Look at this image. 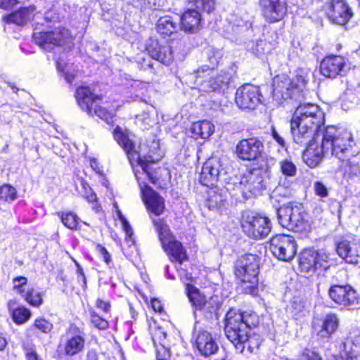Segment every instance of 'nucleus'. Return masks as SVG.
Here are the masks:
<instances>
[{
	"label": "nucleus",
	"mask_w": 360,
	"mask_h": 360,
	"mask_svg": "<svg viewBox=\"0 0 360 360\" xmlns=\"http://www.w3.org/2000/svg\"><path fill=\"white\" fill-rule=\"evenodd\" d=\"M353 142L350 132L336 127H330L321 137V144H312L302 155L303 161L311 168L317 167L328 155L337 158L340 162V168L349 177L360 174V167L354 157L349 158Z\"/></svg>",
	"instance_id": "1"
},
{
	"label": "nucleus",
	"mask_w": 360,
	"mask_h": 360,
	"mask_svg": "<svg viewBox=\"0 0 360 360\" xmlns=\"http://www.w3.org/2000/svg\"><path fill=\"white\" fill-rule=\"evenodd\" d=\"M324 122V113L317 105L303 103L295 110L290 122V130L296 143L307 145L302 155L312 144L320 146L322 134L330 127H323Z\"/></svg>",
	"instance_id": "2"
},
{
	"label": "nucleus",
	"mask_w": 360,
	"mask_h": 360,
	"mask_svg": "<svg viewBox=\"0 0 360 360\" xmlns=\"http://www.w3.org/2000/svg\"><path fill=\"white\" fill-rule=\"evenodd\" d=\"M259 322L258 316L252 311L240 313L231 309L226 313L224 332L236 350H243V340H247L248 334Z\"/></svg>",
	"instance_id": "3"
},
{
	"label": "nucleus",
	"mask_w": 360,
	"mask_h": 360,
	"mask_svg": "<svg viewBox=\"0 0 360 360\" xmlns=\"http://www.w3.org/2000/svg\"><path fill=\"white\" fill-rule=\"evenodd\" d=\"M114 138L117 143L124 150L127 154L129 161L131 166L134 165L133 162H136L141 166L144 172L148 174V164L160 161L164 155L163 152L159 147V143L153 141L150 146L148 153H145L144 150L146 147L141 148L140 151L135 150L134 143L129 139V136L125 130L120 127H117L113 132ZM149 176V174H148Z\"/></svg>",
	"instance_id": "4"
},
{
	"label": "nucleus",
	"mask_w": 360,
	"mask_h": 360,
	"mask_svg": "<svg viewBox=\"0 0 360 360\" xmlns=\"http://www.w3.org/2000/svg\"><path fill=\"white\" fill-rule=\"evenodd\" d=\"M223 171L221 159L212 157L204 163L199 181L201 184L211 187L207 192L206 206L210 210L215 209L223 205L226 200V196L222 191L214 187L218 181Z\"/></svg>",
	"instance_id": "5"
},
{
	"label": "nucleus",
	"mask_w": 360,
	"mask_h": 360,
	"mask_svg": "<svg viewBox=\"0 0 360 360\" xmlns=\"http://www.w3.org/2000/svg\"><path fill=\"white\" fill-rule=\"evenodd\" d=\"M234 273L244 293L257 294L259 257L257 255L247 254L240 257L235 263Z\"/></svg>",
	"instance_id": "6"
},
{
	"label": "nucleus",
	"mask_w": 360,
	"mask_h": 360,
	"mask_svg": "<svg viewBox=\"0 0 360 360\" xmlns=\"http://www.w3.org/2000/svg\"><path fill=\"white\" fill-rule=\"evenodd\" d=\"M158 232L159 239L162 247L167 254L171 262H176L181 264L188 259V255L181 243L176 240L172 235L168 226L161 219L153 220Z\"/></svg>",
	"instance_id": "7"
},
{
	"label": "nucleus",
	"mask_w": 360,
	"mask_h": 360,
	"mask_svg": "<svg viewBox=\"0 0 360 360\" xmlns=\"http://www.w3.org/2000/svg\"><path fill=\"white\" fill-rule=\"evenodd\" d=\"M304 85L305 79L303 77H298L297 83L294 84L286 75L276 76L274 79L273 98L278 104H281L288 99L297 100Z\"/></svg>",
	"instance_id": "8"
},
{
	"label": "nucleus",
	"mask_w": 360,
	"mask_h": 360,
	"mask_svg": "<svg viewBox=\"0 0 360 360\" xmlns=\"http://www.w3.org/2000/svg\"><path fill=\"white\" fill-rule=\"evenodd\" d=\"M278 223L284 228L295 232H305L309 229L306 214L300 206L286 205L277 210Z\"/></svg>",
	"instance_id": "9"
},
{
	"label": "nucleus",
	"mask_w": 360,
	"mask_h": 360,
	"mask_svg": "<svg viewBox=\"0 0 360 360\" xmlns=\"http://www.w3.org/2000/svg\"><path fill=\"white\" fill-rule=\"evenodd\" d=\"M75 97L80 108L86 112L90 116L96 115L108 124L112 122L113 115L101 106L95 104L99 97L94 94L90 89L86 86H80L77 89Z\"/></svg>",
	"instance_id": "10"
},
{
	"label": "nucleus",
	"mask_w": 360,
	"mask_h": 360,
	"mask_svg": "<svg viewBox=\"0 0 360 360\" xmlns=\"http://www.w3.org/2000/svg\"><path fill=\"white\" fill-rule=\"evenodd\" d=\"M241 226L248 237L256 240L267 236L271 229V221L267 217L250 213L243 214Z\"/></svg>",
	"instance_id": "11"
},
{
	"label": "nucleus",
	"mask_w": 360,
	"mask_h": 360,
	"mask_svg": "<svg viewBox=\"0 0 360 360\" xmlns=\"http://www.w3.org/2000/svg\"><path fill=\"white\" fill-rule=\"evenodd\" d=\"M33 41L41 48L50 51L55 46H62L70 39L69 30L58 27L54 30L34 32Z\"/></svg>",
	"instance_id": "12"
},
{
	"label": "nucleus",
	"mask_w": 360,
	"mask_h": 360,
	"mask_svg": "<svg viewBox=\"0 0 360 360\" xmlns=\"http://www.w3.org/2000/svg\"><path fill=\"white\" fill-rule=\"evenodd\" d=\"M328 295L335 303L347 309H354L360 305L357 292L349 285H333L330 288Z\"/></svg>",
	"instance_id": "13"
},
{
	"label": "nucleus",
	"mask_w": 360,
	"mask_h": 360,
	"mask_svg": "<svg viewBox=\"0 0 360 360\" xmlns=\"http://www.w3.org/2000/svg\"><path fill=\"white\" fill-rule=\"evenodd\" d=\"M270 250L280 260L290 261L297 252V244L293 237L277 235L270 241Z\"/></svg>",
	"instance_id": "14"
},
{
	"label": "nucleus",
	"mask_w": 360,
	"mask_h": 360,
	"mask_svg": "<svg viewBox=\"0 0 360 360\" xmlns=\"http://www.w3.org/2000/svg\"><path fill=\"white\" fill-rule=\"evenodd\" d=\"M233 184L245 198L259 194L264 187L262 177L251 172L236 178Z\"/></svg>",
	"instance_id": "15"
},
{
	"label": "nucleus",
	"mask_w": 360,
	"mask_h": 360,
	"mask_svg": "<svg viewBox=\"0 0 360 360\" xmlns=\"http://www.w3.org/2000/svg\"><path fill=\"white\" fill-rule=\"evenodd\" d=\"M278 170L281 174L278 178V186L275 188L274 192L278 195L281 194L282 189H285L284 195H290L289 188L292 184L291 180L297 173V168L295 164L290 158L282 159L278 162Z\"/></svg>",
	"instance_id": "16"
},
{
	"label": "nucleus",
	"mask_w": 360,
	"mask_h": 360,
	"mask_svg": "<svg viewBox=\"0 0 360 360\" xmlns=\"http://www.w3.org/2000/svg\"><path fill=\"white\" fill-rule=\"evenodd\" d=\"M326 13L329 20L334 24L346 25L353 13L345 0H330L326 5Z\"/></svg>",
	"instance_id": "17"
},
{
	"label": "nucleus",
	"mask_w": 360,
	"mask_h": 360,
	"mask_svg": "<svg viewBox=\"0 0 360 360\" xmlns=\"http://www.w3.org/2000/svg\"><path fill=\"white\" fill-rule=\"evenodd\" d=\"M349 70V66L345 58L340 56L326 57L321 63L320 71L322 75L328 78L343 77Z\"/></svg>",
	"instance_id": "18"
},
{
	"label": "nucleus",
	"mask_w": 360,
	"mask_h": 360,
	"mask_svg": "<svg viewBox=\"0 0 360 360\" xmlns=\"http://www.w3.org/2000/svg\"><path fill=\"white\" fill-rule=\"evenodd\" d=\"M263 151V143L255 137L241 140L236 148L238 158L245 161L257 160L262 156Z\"/></svg>",
	"instance_id": "19"
},
{
	"label": "nucleus",
	"mask_w": 360,
	"mask_h": 360,
	"mask_svg": "<svg viewBox=\"0 0 360 360\" xmlns=\"http://www.w3.org/2000/svg\"><path fill=\"white\" fill-rule=\"evenodd\" d=\"M260 97L259 88L247 84L237 89L235 99L240 108L253 110L260 103Z\"/></svg>",
	"instance_id": "20"
},
{
	"label": "nucleus",
	"mask_w": 360,
	"mask_h": 360,
	"mask_svg": "<svg viewBox=\"0 0 360 360\" xmlns=\"http://www.w3.org/2000/svg\"><path fill=\"white\" fill-rule=\"evenodd\" d=\"M193 338L199 352L205 356L214 354L219 350V346L210 333L205 330L194 332Z\"/></svg>",
	"instance_id": "21"
},
{
	"label": "nucleus",
	"mask_w": 360,
	"mask_h": 360,
	"mask_svg": "<svg viewBox=\"0 0 360 360\" xmlns=\"http://www.w3.org/2000/svg\"><path fill=\"white\" fill-rule=\"evenodd\" d=\"M146 50L151 58L165 65H169L174 59L171 46L167 44H161L157 40H151Z\"/></svg>",
	"instance_id": "22"
},
{
	"label": "nucleus",
	"mask_w": 360,
	"mask_h": 360,
	"mask_svg": "<svg viewBox=\"0 0 360 360\" xmlns=\"http://www.w3.org/2000/svg\"><path fill=\"white\" fill-rule=\"evenodd\" d=\"M141 190L147 209L155 215H160L165 210L164 199L148 185L141 187Z\"/></svg>",
	"instance_id": "23"
},
{
	"label": "nucleus",
	"mask_w": 360,
	"mask_h": 360,
	"mask_svg": "<svg viewBox=\"0 0 360 360\" xmlns=\"http://www.w3.org/2000/svg\"><path fill=\"white\" fill-rule=\"evenodd\" d=\"M338 255L347 263L357 264L359 258V253L357 243L354 241L343 240L339 242L336 246Z\"/></svg>",
	"instance_id": "24"
},
{
	"label": "nucleus",
	"mask_w": 360,
	"mask_h": 360,
	"mask_svg": "<svg viewBox=\"0 0 360 360\" xmlns=\"http://www.w3.org/2000/svg\"><path fill=\"white\" fill-rule=\"evenodd\" d=\"M201 15L196 9H188L181 17V28L186 32H197L200 27Z\"/></svg>",
	"instance_id": "25"
},
{
	"label": "nucleus",
	"mask_w": 360,
	"mask_h": 360,
	"mask_svg": "<svg viewBox=\"0 0 360 360\" xmlns=\"http://www.w3.org/2000/svg\"><path fill=\"white\" fill-rule=\"evenodd\" d=\"M85 339L80 333L67 335L63 343V351L66 356H73L84 349Z\"/></svg>",
	"instance_id": "26"
},
{
	"label": "nucleus",
	"mask_w": 360,
	"mask_h": 360,
	"mask_svg": "<svg viewBox=\"0 0 360 360\" xmlns=\"http://www.w3.org/2000/svg\"><path fill=\"white\" fill-rule=\"evenodd\" d=\"M340 325V319L335 313H328L323 319L321 328L317 335L322 338H329L334 334Z\"/></svg>",
	"instance_id": "27"
},
{
	"label": "nucleus",
	"mask_w": 360,
	"mask_h": 360,
	"mask_svg": "<svg viewBox=\"0 0 360 360\" xmlns=\"http://www.w3.org/2000/svg\"><path fill=\"white\" fill-rule=\"evenodd\" d=\"M179 28V19L169 15L160 18L156 24L158 32L163 37L175 34Z\"/></svg>",
	"instance_id": "28"
},
{
	"label": "nucleus",
	"mask_w": 360,
	"mask_h": 360,
	"mask_svg": "<svg viewBox=\"0 0 360 360\" xmlns=\"http://www.w3.org/2000/svg\"><path fill=\"white\" fill-rule=\"evenodd\" d=\"M339 353L341 357L345 360H358L360 356V346L350 339L341 340Z\"/></svg>",
	"instance_id": "29"
},
{
	"label": "nucleus",
	"mask_w": 360,
	"mask_h": 360,
	"mask_svg": "<svg viewBox=\"0 0 360 360\" xmlns=\"http://www.w3.org/2000/svg\"><path fill=\"white\" fill-rule=\"evenodd\" d=\"M262 15L265 20L269 22L273 23L278 22L283 19L287 13V3L286 1L276 4L267 8L265 10H262Z\"/></svg>",
	"instance_id": "30"
},
{
	"label": "nucleus",
	"mask_w": 360,
	"mask_h": 360,
	"mask_svg": "<svg viewBox=\"0 0 360 360\" xmlns=\"http://www.w3.org/2000/svg\"><path fill=\"white\" fill-rule=\"evenodd\" d=\"M34 11L33 7L22 8L6 16L5 20L9 23L23 25L34 18Z\"/></svg>",
	"instance_id": "31"
},
{
	"label": "nucleus",
	"mask_w": 360,
	"mask_h": 360,
	"mask_svg": "<svg viewBox=\"0 0 360 360\" xmlns=\"http://www.w3.org/2000/svg\"><path fill=\"white\" fill-rule=\"evenodd\" d=\"M214 131V126L207 120L197 122L191 127V133L194 139H208Z\"/></svg>",
	"instance_id": "32"
},
{
	"label": "nucleus",
	"mask_w": 360,
	"mask_h": 360,
	"mask_svg": "<svg viewBox=\"0 0 360 360\" xmlns=\"http://www.w3.org/2000/svg\"><path fill=\"white\" fill-rule=\"evenodd\" d=\"M230 80L229 73L221 72L216 77H212L206 83L211 91H224L228 87Z\"/></svg>",
	"instance_id": "33"
},
{
	"label": "nucleus",
	"mask_w": 360,
	"mask_h": 360,
	"mask_svg": "<svg viewBox=\"0 0 360 360\" xmlns=\"http://www.w3.org/2000/svg\"><path fill=\"white\" fill-rule=\"evenodd\" d=\"M261 336L258 334H251L250 332L247 335V340H243V350H236L237 352L248 355L255 353L258 350L262 343Z\"/></svg>",
	"instance_id": "34"
},
{
	"label": "nucleus",
	"mask_w": 360,
	"mask_h": 360,
	"mask_svg": "<svg viewBox=\"0 0 360 360\" xmlns=\"http://www.w3.org/2000/svg\"><path fill=\"white\" fill-rule=\"evenodd\" d=\"M186 291L194 309L201 311L205 297L200 292L196 287L189 283H186Z\"/></svg>",
	"instance_id": "35"
},
{
	"label": "nucleus",
	"mask_w": 360,
	"mask_h": 360,
	"mask_svg": "<svg viewBox=\"0 0 360 360\" xmlns=\"http://www.w3.org/2000/svg\"><path fill=\"white\" fill-rule=\"evenodd\" d=\"M316 251L313 250H304L300 257V267L302 271H315L316 267Z\"/></svg>",
	"instance_id": "36"
},
{
	"label": "nucleus",
	"mask_w": 360,
	"mask_h": 360,
	"mask_svg": "<svg viewBox=\"0 0 360 360\" xmlns=\"http://www.w3.org/2000/svg\"><path fill=\"white\" fill-rule=\"evenodd\" d=\"M21 296L33 307H39L43 302L41 293L33 288H27Z\"/></svg>",
	"instance_id": "37"
},
{
	"label": "nucleus",
	"mask_w": 360,
	"mask_h": 360,
	"mask_svg": "<svg viewBox=\"0 0 360 360\" xmlns=\"http://www.w3.org/2000/svg\"><path fill=\"white\" fill-rule=\"evenodd\" d=\"M58 215L65 226L70 229H75L78 225L79 217L72 212H59Z\"/></svg>",
	"instance_id": "38"
},
{
	"label": "nucleus",
	"mask_w": 360,
	"mask_h": 360,
	"mask_svg": "<svg viewBox=\"0 0 360 360\" xmlns=\"http://www.w3.org/2000/svg\"><path fill=\"white\" fill-rule=\"evenodd\" d=\"M206 55L207 58V60L209 61V65H206V70L202 68V71H207L208 70H213L219 63L220 59L222 57V53L220 50L214 49L213 48H209L206 51Z\"/></svg>",
	"instance_id": "39"
},
{
	"label": "nucleus",
	"mask_w": 360,
	"mask_h": 360,
	"mask_svg": "<svg viewBox=\"0 0 360 360\" xmlns=\"http://www.w3.org/2000/svg\"><path fill=\"white\" fill-rule=\"evenodd\" d=\"M13 321L17 324L27 322L31 316V311L25 307H20L11 311Z\"/></svg>",
	"instance_id": "40"
},
{
	"label": "nucleus",
	"mask_w": 360,
	"mask_h": 360,
	"mask_svg": "<svg viewBox=\"0 0 360 360\" xmlns=\"http://www.w3.org/2000/svg\"><path fill=\"white\" fill-rule=\"evenodd\" d=\"M271 50V44L265 40H258L252 47V53L257 57L262 58Z\"/></svg>",
	"instance_id": "41"
},
{
	"label": "nucleus",
	"mask_w": 360,
	"mask_h": 360,
	"mask_svg": "<svg viewBox=\"0 0 360 360\" xmlns=\"http://www.w3.org/2000/svg\"><path fill=\"white\" fill-rule=\"evenodd\" d=\"M16 189L9 184H4L0 187V199L11 202L17 198Z\"/></svg>",
	"instance_id": "42"
},
{
	"label": "nucleus",
	"mask_w": 360,
	"mask_h": 360,
	"mask_svg": "<svg viewBox=\"0 0 360 360\" xmlns=\"http://www.w3.org/2000/svg\"><path fill=\"white\" fill-rule=\"evenodd\" d=\"M290 313L296 319L304 316L307 311L304 303L300 300L295 299L290 304Z\"/></svg>",
	"instance_id": "43"
},
{
	"label": "nucleus",
	"mask_w": 360,
	"mask_h": 360,
	"mask_svg": "<svg viewBox=\"0 0 360 360\" xmlns=\"http://www.w3.org/2000/svg\"><path fill=\"white\" fill-rule=\"evenodd\" d=\"M117 217L122 223V227L126 234V240L129 243V245H132L134 243V240L133 238V230L127 220V219L123 216L120 210L117 211Z\"/></svg>",
	"instance_id": "44"
},
{
	"label": "nucleus",
	"mask_w": 360,
	"mask_h": 360,
	"mask_svg": "<svg viewBox=\"0 0 360 360\" xmlns=\"http://www.w3.org/2000/svg\"><path fill=\"white\" fill-rule=\"evenodd\" d=\"M316 267L323 268L326 269L330 265V254L326 252L324 250L316 251Z\"/></svg>",
	"instance_id": "45"
},
{
	"label": "nucleus",
	"mask_w": 360,
	"mask_h": 360,
	"mask_svg": "<svg viewBox=\"0 0 360 360\" xmlns=\"http://www.w3.org/2000/svg\"><path fill=\"white\" fill-rule=\"evenodd\" d=\"M27 279L24 276L15 277L13 280V290L22 295L29 287L27 286Z\"/></svg>",
	"instance_id": "46"
},
{
	"label": "nucleus",
	"mask_w": 360,
	"mask_h": 360,
	"mask_svg": "<svg viewBox=\"0 0 360 360\" xmlns=\"http://www.w3.org/2000/svg\"><path fill=\"white\" fill-rule=\"evenodd\" d=\"M194 2L197 9H202L207 13L212 12L214 8V0H188Z\"/></svg>",
	"instance_id": "47"
},
{
	"label": "nucleus",
	"mask_w": 360,
	"mask_h": 360,
	"mask_svg": "<svg viewBox=\"0 0 360 360\" xmlns=\"http://www.w3.org/2000/svg\"><path fill=\"white\" fill-rule=\"evenodd\" d=\"M90 316L91 322L94 327L100 330H105L108 327V322L98 316L95 311H91Z\"/></svg>",
	"instance_id": "48"
},
{
	"label": "nucleus",
	"mask_w": 360,
	"mask_h": 360,
	"mask_svg": "<svg viewBox=\"0 0 360 360\" xmlns=\"http://www.w3.org/2000/svg\"><path fill=\"white\" fill-rule=\"evenodd\" d=\"M68 65L63 63L62 60H58L56 62V67L57 69L62 72L64 75V77L65 80L69 83L71 84L75 77V74L73 72H70L68 70Z\"/></svg>",
	"instance_id": "49"
},
{
	"label": "nucleus",
	"mask_w": 360,
	"mask_h": 360,
	"mask_svg": "<svg viewBox=\"0 0 360 360\" xmlns=\"http://www.w3.org/2000/svg\"><path fill=\"white\" fill-rule=\"evenodd\" d=\"M34 326L44 333H49L53 329V324L42 318L37 319L34 321Z\"/></svg>",
	"instance_id": "50"
},
{
	"label": "nucleus",
	"mask_w": 360,
	"mask_h": 360,
	"mask_svg": "<svg viewBox=\"0 0 360 360\" xmlns=\"http://www.w3.org/2000/svg\"><path fill=\"white\" fill-rule=\"evenodd\" d=\"M313 188L315 194L321 198H326L328 196L329 192L327 186L320 181H316L313 184Z\"/></svg>",
	"instance_id": "51"
},
{
	"label": "nucleus",
	"mask_w": 360,
	"mask_h": 360,
	"mask_svg": "<svg viewBox=\"0 0 360 360\" xmlns=\"http://www.w3.org/2000/svg\"><path fill=\"white\" fill-rule=\"evenodd\" d=\"M202 304L201 311H205L208 313L215 312L219 308L217 297H211L209 300L205 299Z\"/></svg>",
	"instance_id": "52"
},
{
	"label": "nucleus",
	"mask_w": 360,
	"mask_h": 360,
	"mask_svg": "<svg viewBox=\"0 0 360 360\" xmlns=\"http://www.w3.org/2000/svg\"><path fill=\"white\" fill-rule=\"evenodd\" d=\"M297 360H322V359L318 352L306 349L297 356Z\"/></svg>",
	"instance_id": "53"
},
{
	"label": "nucleus",
	"mask_w": 360,
	"mask_h": 360,
	"mask_svg": "<svg viewBox=\"0 0 360 360\" xmlns=\"http://www.w3.org/2000/svg\"><path fill=\"white\" fill-rule=\"evenodd\" d=\"M155 347L156 349L157 360H167L170 356V353L165 344L156 345Z\"/></svg>",
	"instance_id": "54"
},
{
	"label": "nucleus",
	"mask_w": 360,
	"mask_h": 360,
	"mask_svg": "<svg viewBox=\"0 0 360 360\" xmlns=\"http://www.w3.org/2000/svg\"><path fill=\"white\" fill-rule=\"evenodd\" d=\"M82 185L84 189V197L88 200L89 202H96L97 199L96 195L93 191L91 188L84 181L82 182Z\"/></svg>",
	"instance_id": "55"
},
{
	"label": "nucleus",
	"mask_w": 360,
	"mask_h": 360,
	"mask_svg": "<svg viewBox=\"0 0 360 360\" xmlns=\"http://www.w3.org/2000/svg\"><path fill=\"white\" fill-rule=\"evenodd\" d=\"M166 333L161 328H158L155 330L153 335V341L154 345L165 344Z\"/></svg>",
	"instance_id": "56"
},
{
	"label": "nucleus",
	"mask_w": 360,
	"mask_h": 360,
	"mask_svg": "<svg viewBox=\"0 0 360 360\" xmlns=\"http://www.w3.org/2000/svg\"><path fill=\"white\" fill-rule=\"evenodd\" d=\"M96 250L98 252L101 257L103 259L104 262L108 265H109V264L110 263V256L108 252L107 251V250L104 247H103L100 245H98L96 246Z\"/></svg>",
	"instance_id": "57"
},
{
	"label": "nucleus",
	"mask_w": 360,
	"mask_h": 360,
	"mask_svg": "<svg viewBox=\"0 0 360 360\" xmlns=\"http://www.w3.org/2000/svg\"><path fill=\"white\" fill-rule=\"evenodd\" d=\"M271 133L273 139L281 146H285V141L284 139L278 133L274 127H271Z\"/></svg>",
	"instance_id": "58"
},
{
	"label": "nucleus",
	"mask_w": 360,
	"mask_h": 360,
	"mask_svg": "<svg viewBox=\"0 0 360 360\" xmlns=\"http://www.w3.org/2000/svg\"><path fill=\"white\" fill-rule=\"evenodd\" d=\"M285 1V0H259V5L262 8V10H265L276 4H280Z\"/></svg>",
	"instance_id": "59"
},
{
	"label": "nucleus",
	"mask_w": 360,
	"mask_h": 360,
	"mask_svg": "<svg viewBox=\"0 0 360 360\" xmlns=\"http://www.w3.org/2000/svg\"><path fill=\"white\" fill-rule=\"evenodd\" d=\"M96 306L102 309L105 312H108L110 310V305L108 302H105L101 299H98L96 302Z\"/></svg>",
	"instance_id": "60"
},
{
	"label": "nucleus",
	"mask_w": 360,
	"mask_h": 360,
	"mask_svg": "<svg viewBox=\"0 0 360 360\" xmlns=\"http://www.w3.org/2000/svg\"><path fill=\"white\" fill-rule=\"evenodd\" d=\"M16 3V0H0V8L7 10L13 7Z\"/></svg>",
	"instance_id": "61"
},
{
	"label": "nucleus",
	"mask_w": 360,
	"mask_h": 360,
	"mask_svg": "<svg viewBox=\"0 0 360 360\" xmlns=\"http://www.w3.org/2000/svg\"><path fill=\"white\" fill-rule=\"evenodd\" d=\"M25 355L27 360H42L32 348L27 349Z\"/></svg>",
	"instance_id": "62"
},
{
	"label": "nucleus",
	"mask_w": 360,
	"mask_h": 360,
	"mask_svg": "<svg viewBox=\"0 0 360 360\" xmlns=\"http://www.w3.org/2000/svg\"><path fill=\"white\" fill-rule=\"evenodd\" d=\"M177 271L179 272L180 279L182 280L183 281H189L191 278V275L186 272V271L184 270L183 269H179L177 268Z\"/></svg>",
	"instance_id": "63"
},
{
	"label": "nucleus",
	"mask_w": 360,
	"mask_h": 360,
	"mask_svg": "<svg viewBox=\"0 0 360 360\" xmlns=\"http://www.w3.org/2000/svg\"><path fill=\"white\" fill-rule=\"evenodd\" d=\"M86 358L87 360H98V354L94 349H91L87 352Z\"/></svg>",
	"instance_id": "64"
}]
</instances>
